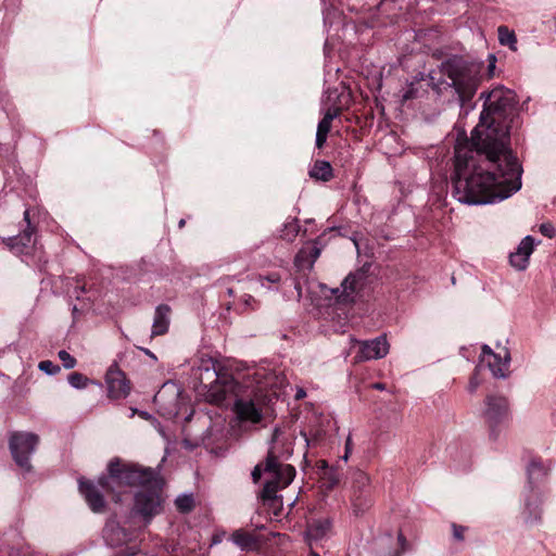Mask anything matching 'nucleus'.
<instances>
[{
    "label": "nucleus",
    "instance_id": "2f4dec72",
    "mask_svg": "<svg viewBox=\"0 0 556 556\" xmlns=\"http://www.w3.org/2000/svg\"><path fill=\"white\" fill-rule=\"evenodd\" d=\"M38 367L48 375H55L60 371V367L51 361H42L39 363Z\"/></svg>",
    "mask_w": 556,
    "mask_h": 556
},
{
    "label": "nucleus",
    "instance_id": "393cba45",
    "mask_svg": "<svg viewBox=\"0 0 556 556\" xmlns=\"http://www.w3.org/2000/svg\"><path fill=\"white\" fill-rule=\"evenodd\" d=\"M498 41L502 46H507L511 51H517V37L514 30L505 25L497 28Z\"/></svg>",
    "mask_w": 556,
    "mask_h": 556
},
{
    "label": "nucleus",
    "instance_id": "aec40b11",
    "mask_svg": "<svg viewBox=\"0 0 556 556\" xmlns=\"http://www.w3.org/2000/svg\"><path fill=\"white\" fill-rule=\"evenodd\" d=\"M170 307L166 304H161L156 306L151 334L152 337L163 336L168 331L169 323H170Z\"/></svg>",
    "mask_w": 556,
    "mask_h": 556
},
{
    "label": "nucleus",
    "instance_id": "4c0bfd02",
    "mask_svg": "<svg viewBox=\"0 0 556 556\" xmlns=\"http://www.w3.org/2000/svg\"><path fill=\"white\" fill-rule=\"evenodd\" d=\"M262 467L261 465H256L254 469L252 470V479L256 483L262 477Z\"/></svg>",
    "mask_w": 556,
    "mask_h": 556
},
{
    "label": "nucleus",
    "instance_id": "5701e85b",
    "mask_svg": "<svg viewBox=\"0 0 556 556\" xmlns=\"http://www.w3.org/2000/svg\"><path fill=\"white\" fill-rule=\"evenodd\" d=\"M309 176L317 180L328 181L332 177V167L329 162L316 161L309 170Z\"/></svg>",
    "mask_w": 556,
    "mask_h": 556
},
{
    "label": "nucleus",
    "instance_id": "1a4fd4ad",
    "mask_svg": "<svg viewBox=\"0 0 556 556\" xmlns=\"http://www.w3.org/2000/svg\"><path fill=\"white\" fill-rule=\"evenodd\" d=\"M79 491L84 495L88 506L93 513L100 514L104 511L105 501L103 498L102 492L106 494H112V500L116 503L122 501L121 491H106L99 485V480L97 483L91 481H85L83 479L79 480Z\"/></svg>",
    "mask_w": 556,
    "mask_h": 556
},
{
    "label": "nucleus",
    "instance_id": "e433bc0d",
    "mask_svg": "<svg viewBox=\"0 0 556 556\" xmlns=\"http://www.w3.org/2000/svg\"><path fill=\"white\" fill-rule=\"evenodd\" d=\"M452 529H453V535L456 540H458V541L464 540V531H465L464 527L454 523L452 526Z\"/></svg>",
    "mask_w": 556,
    "mask_h": 556
},
{
    "label": "nucleus",
    "instance_id": "79ce46f5",
    "mask_svg": "<svg viewBox=\"0 0 556 556\" xmlns=\"http://www.w3.org/2000/svg\"><path fill=\"white\" fill-rule=\"evenodd\" d=\"M403 97L405 100L413 98V88L409 91H407Z\"/></svg>",
    "mask_w": 556,
    "mask_h": 556
},
{
    "label": "nucleus",
    "instance_id": "473e14b6",
    "mask_svg": "<svg viewBox=\"0 0 556 556\" xmlns=\"http://www.w3.org/2000/svg\"><path fill=\"white\" fill-rule=\"evenodd\" d=\"M257 279L262 287H266V285H265L266 281L269 283L276 285V283L280 282L281 277L278 273H271V274H268L267 276L260 275Z\"/></svg>",
    "mask_w": 556,
    "mask_h": 556
},
{
    "label": "nucleus",
    "instance_id": "2eb2a0df",
    "mask_svg": "<svg viewBox=\"0 0 556 556\" xmlns=\"http://www.w3.org/2000/svg\"><path fill=\"white\" fill-rule=\"evenodd\" d=\"M332 531V522L329 518L313 520L306 530L305 538L309 547H315L318 542L327 539Z\"/></svg>",
    "mask_w": 556,
    "mask_h": 556
},
{
    "label": "nucleus",
    "instance_id": "49530a36",
    "mask_svg": "<svg viewBox=\"0 0 556 556\" xmlns=\"http://www.w3.org/2000/svg\"><path fill=\"white\" fill-rule=\"evenodd\" d=\"M184 225H185V220H184V219H181V220L179 222V226H180V227H182Z\"/></svg>",
    "mask_w": 556,
    "mask_h": 556
},
{
    "label": "nucleus",
    "instance_id": "a18cd8bd",
    "mask_svg": "<svg viewBox=\"0 0 556 556\" xmlns=\"http://www.w3.org/2000/svg\"><path fill=\"white\" fill-rule=\"evenodd\" d=\"M358 498H359V496H356V495H355V497L353 498V502H354V507H356V506H357V503H356V501H357Z\"/></svg>",
    "mask_w": 556,
    "mask_h": 556
},
{
    "label": "nucleus",
    "instance_id": "c85d7f7f",
    "mask_svg": "<svg viewBox=\"0 0 556 556\" xmlns=\"http://www.w3.org/2000/svg\"><path fill=\"white\" fill-rule=\"evenodd\" d=\"M370 483V478L363 471H357L353 477V488L359 492L364 491L368 488Z\"/></svg>",
    "mask_w": 556,
    "mask_h": 556
},
{
    "label": "nucleus",
    "instance_id": "58836bf2",
    "mask_svg": "<svg viewBox=\"0 0 556 556\" xmlns=\"http://www.w3.org/2000/svg\"><path fill=\"white\" fill-rule=\"evenodd\" d=\"M351 448H352V437L351 434L346 438V441H345V454L343 456V459L344 460H348V457H349V454L351 452Z\"/></svg>",
    "mask_w": 556,
    "mask_h": 556
},
{
    "label": "nucleus",
    "instance_id": "6e6552de",
    "mask_svg": "<svg viewBox=\"0 0 556 556\" xmlns=\"http://www.w3.org/2000/svg\"><path fill=\"white\" fill-rule=\"evenodd\" d=\"M38 435L30 432H13L9 439V447L15 463L25 470H30L29 457L38 445Z\"/></svg>",
    "mask_w": 556,
    "mask_h": 556
},
{
    "label": "nucleus",
    "instance_id": "ddd939ff",
    "mask_svg": "<svg viewBox=\"0 0 556 556\" xmlns=\"http://www.w3.org/2000/svg\"><path fill=\"white\" fill-rule=\"evenodd\" d=\"M233 412L241 422L258 424L263 419V407L251 399H238Z\"/></svg>",
    "mask_w": 556,
    "mask_h": 556
},
{
    "label": "nucleus",
    "instance_id": "9b49d317",
    "mask_svg": "<svg viewBox=\"0 0 556 556\" xmlns=\"http://www.w3.org/2000/svg\"><path fill=\"white\" fill-rule=\"evenodd\" d=\"M105 381L108 394L111 399H123L130 392L129 381L116 364L111 365L108 369Z\"/></svg>",
    "mask_w": 556,
    "mask_h": 556
},
{
    "label": "nucleus",
    "instance_id": "20e7f679",
    "mask_svg": "<svg viewBox=\"0 0 556 556\" xmlns=\"http://www.w3.org/2000/svg\"><path fill=\"white\" fill-rule=\"evenodd\" d=\"M153 480L143 479V481H138L135 484L140 485L141 490L135 495L134 509L137 514L142 516L147 522L163 510L164 498L162 488L164 481L155 470H153Z\"/></svg>",
    "mask_w": 556,
    "mask_h": 556
},
{
    "label": "nucleus",
    "instance_id": "412c9836",
    "mask_svg": "<svg viewBox=\"0 0 556 556\" xmlns=\"http://www.w3.org/2000/svg\"><path fill=\"white\" fill-rule=\"evenodd\" d=\"M364 279L362 274H350L341 283V294L338 296L342 302H351L354 300V294L362 287Z\"/></svg>",
    "mask_w": 556,
    "mask_h": 556
},
{
    "label": "nucleus",
    "instance_id": "a211bd4d",
    "mask_svg": "<svg viewBox=\"0 0 556 556\" xmlns=\"http://www.w3.org/2000/svg\"><path fill=\"white\" fill-rule=\"evenodd\" d=\"M103 538L109 545L121 546L130 540V534L115 520L110 519L103 529Z\"/></svg>",
    "mask_w": 556,
    "mask_h": 556
},
{
    "label": "nucleus",
    "instance_id": "423d86ee",
    "mask_svg": "<svg viewBox=\"0 0 556 556\" xmlns=\"http://www.w3.org/2000/svg\"><path fill=\"white\" fill-rule=\"evenodd\" d=\"M108 471V477L99 478V485L108 492L121 489L124 484L135 485L143 479L154 478L153 469L124 466L118 458L110 460Z\"/></svg>",
    "mask_w": 556,
    "mask_h": 556
},
{
    "label": "nucleus",
    "instance_id": "39448f33",
    "mask_svg": "<svg viewBox=\"0 0 556 556\" xmlns=\"http://www.w3.org/2000/svg\"><path fill=\"white\" fill-rule=\"evenodd\" d=\"M281 430L275 428L271 437V444L268 450L264 471L269 473L281 488L289 485L295 476V469L291 465L279 463V458H288L291 455L290 446H285L281 439Z\"/></svg>",
    "mask_w": 556,
    "mask_h": 556
},
{
    "label": "nucleus",
    "instance_id": "b1692460",
    "mask_svg": "<svg viewBox=\"0 0 556 556\" xmlns=\"http://www.w3.org/2000/svg\"><path fill=\"white\" fill-rule=\"evenodd\" d=\"M320 255V249L316 244H307L296 256V263L303 265L307 263L311 267Z\"/></svg>",
    "mask_w": 556,
    "mask_h": 556
},
{
    "label": "nucleus",
    "instance_id": "a878e982",
    "mask_svg": "<svg viewBox=\"0 0 556 556\" xmlns=\"http://www.w3.org/2000/svg\"><path fill=\"white\" fill-rule=\"evenodd\" d=\"M547 475L546 468L538 462H532L528 467V476L530 482L539 480Z\"/></svg>",
    "mask_w": 556,
    "mask_h": 556
},
{
    "label": "nucleus",
    "instance_id": "7ed1b4c3",
    "mask_svg": "<svg viewBox=\"0 0 556 556\" xmlns=\"http://www.w3.org/2000/svg\"><path fill=\"white\" fill-rule=\"evenodd\" d=\"M482 65L468 63L460 59H450L440 66L442 75L446 76L455 89L462 103L472 99L482 83Z\"/></svg>",
    "mask_w": 556,
    "mask_h": 556
},
{
    "label": "nucleus",
    "instance_id": "c9c22d12",
    "mask_svg": "<svg viewBox=\"0 0 556 556\" xmlns=\"http://www.w3.org/2000/svg\"><path fill=\"white\" fill-rule=\"evenodd\" d=\"M480 384V380L478 379V374L476 372L469 380L468 383V390L469 392L473 393L477 391L478 387Z\"/></svg>",
    "mask_w": 556,
    "mask_h": 556
},
{
    "label": "nucleus",
    "instance_id": "37998d69",
    "mask_svg": "<svg viewBox=\"0 0 556 556\" xmlns=\"http://www.w3.org/2000/svg\"><path fill=\"white\" fill-rule=\"evenodd\" d=\"M304 395H305V392L303 390H299L295 397L299 400V399H302Z\"/></svg>",
    "mask_w": 556,
    "mask_h": 556
},
{
    "label": "nucleus",
    "instance_id": "bb28decb",
    "mask_svg": "<svg viewBox=\"0 0 556 556\" xmlns=\"http://www.w3.org/2000/svg\"><path fill=\"white\" fill-rule=\"evenodd\" d=\"M281 488L279 482H277L274 478L268 479L263 488L262 497L263 500H274L276 498V493L278 489Z\"/></svg>",
    "mask_w": 556,
    "mask_h": 556
},
{
    "label": "nucleus",
    "instance_id": "9d476101",
    "mask_svg": "<svg viewBox=\"0 0 556 556\" xmlns=\"http://www.w3.org/2000/svg\"><path fill=\"white\" fill-rule=\"evenodd\" d=\"M509 354L506 350L494 353L489 345L482 346L480 366L485 365L495 378H505L508 370Z\"/></svg>",
    "mask_w": 556,
    "mask_h": 556
},
{
    "label": "nucleus",
    "instance_id": "6ab92c4d",
    "mask_svg": "<svg viewBox=\"0 0 556 556\" xmlns=\"http://www.w3.org/2000/svg\"><path fill=\"white\" fill-rule=\"evenodd\" d=\"M231 542L241 551H256L260 547L258 536L243 529L235 530L230 536Z\"/></svg>",
    "mask_w": 556,
    "mask_h": 556
},
{
    "label": "nucleus",
    "instance_id": "cd10ccee",
    "mask_svg": "<svg viewBox=\"0 0 556 556\" xmlns=\"http://www.w3.org/2000/svg\"><path fill=\"white\" fill-rule=\"evenodd\" d=\"M176 507L181 513H189L193 509L194 501L192 495L182 494L175 501Z\"/></svg>",
    "mask_w": 556,
    "mask_h": 556
},
{
    "label": "nucleus",
    "instance_id": "dca6fc26",
    "mask_svg": "<svg viewBox=\"0 0 556 556\" xmlns=\"http://www.w3.org/2000/svg\"><path fill=\"white\" fill-rule=\"evenodd\" d=\"M24 220L26 223V228L24 231L18 236L10 237L7 239V245L17 253H22L25 248H28L34 242L36 229L30 224L29 210H25Z\"/></svg>",
    "mask_w": 556,
    "mask_h": 556
},
{
    "label": "nucleus",
    "instance_id": "f3484780",
    "mask_svg": "<svg viewBox=\"0 0 556 556\" xmlns=\"http://www.w3.org/2000/svg\"><path fill=\"white\" fill-rule=\"evenodd\" d=\"M534 249V240L531 236L525 237L519 243L517 250L509 255L513 267L523 270L528 266L529 257Z\"/></svg>",
    "mask_w": 556,
    "mask_h": 556
},
{
    "label": "nucleus",
    "instance_id": "ea45409f",
    "mask_svg": "<svg viewBox=\"0 0 556 556\" xmlns=\"http://www.w3.org/2000/svg\"><path fill=\"white\" fill-rule=\"evenodd\" d=\"M397 540H399V543L401 545V548L402 549H405V546H406V539L405 536L403 535V533H399L397 535Z\"/></svg>",
    "mask_w": 556,
    "mask_h": 556
},
{
    "label": "nucleus",
    "instance_id": "c756f323",
    "mask_svg": "<svg viewBox=\"0 0 556 556\" xmlns=\"http://www.w3.org/2000/svg\"><path fill=\"white\" fill-rule=\"evenodd\" d=\"M68 383L75 389H83L88 383V378L79 372H72L68 376Z\"/></svg>",
    "mask_w": 556,
    "mask_h": 556
},
{
    "label": "nucleus",
    "instance_id": "c03bdc74",
    "mask_svg": "<svg viewBox=\"0 0 556 556\" xmlns=\"http://www.w3.org/2000/svg\"><path fill=\"white\" fill-rule=\"evenodd\" d=\"M316 142H317V147L320 149V148L323 147V143H324L325 141L318 140V141H316Z\"/></svg>",
    "mask_w": 556,
    "mask_h": 556
},
{
    "label": "nucleus",
    "instance_id": "72a5a7b5",
    "mask_svg": "<svg viewBox=\"0 0 556 556\" xmlns=\"http://www.w3.org/2000/svg\"><path fill=\"white\" fill-rule=\"evenodd\" d=\"M540 232L549 239L556 237V229L552 223H543L539 227Z\"/></svg>",
    "mask_w": 556,
    "mask_h": 556
},
{
    "label": "nucleus",
    "instance_id": "0eeeda50",
    "mask_svg": "<svg viewBox=\"0 0 556 556\" xmlns=\"http://www.w3.org/2000/svg\"><path fill=\"white\" fill-rule=\"evenodd\" d=\"M199 378L201 382L214 378L205 393V400L211 404H222L230 393L235 392L236 381L229 375H222L217 371L216 362L212 358L202 359L199 366Z\"/></svg>",
    "mask_w": 556,
    "mask_h": 556
},
{
    "label": "nucleus",
    "instance_id": "4be33fe9",
    "mask_svg": "<svg viewBox=\"0 0 556 556\" xmlns=\"http://www.w3.org/2000/svg\"><path fill=\"white\" fill-rule=\"evenodd\" d=\"M340 114L339 108H329L323 119L319 122L317 131H316V139H326L327 136L330 132L331 124L334 118H337Z\"/></svg>",
    "mask_w": 556,
    "mask_h": 556
},
{
    "label": "nucleus",
    "instance_id": "f704fd0d",
    "mask_svg": "<svg viewBox=\"0 0 556 556\" xmlns=\"http://www.w3.org/2000/svg\"><path fill=\"white\" fill-rule=\"evenodd\" d=\"M489 65H488V77L491 78L494 76L496 58L494 54H490L488 56Z\"/></svg>",
    "mask_w": 556,
    "mask_h": 556
},
{
    "label": "nucleus",
    "instance_id": "7c9ffc66",
    "mask_svg": "<svg viewBox=\"0 0 556 556\" xmlns=\"http://www.w3.org/2000/svg\"><path fill=\"white\" fill-rule=\"evenodd\" d=\"M59 358L61 359L63 367L66 369H72L76 366V359L64 350L59 352Z\"/></svg>",
    "mask_w": 556,
    "mask_h": 556
},
{
    "label": "nucleus",
    "instance_id": "de8ad7c7",
    "mask_svg": "<svg viewBox=\"0 0 556 556\" xmlns=\"http://www.w3.org/2000/svg\"><path fill=\"white\" fill-rule=\"evenodd\" d=\"M393 556H401V553L396 552Z\"/></svg>",
    "mask_w": 556,
    "mask_h": 556
},
{
    "label": "nucleus",
    "instance_id": "f8f14e48",
    "mask_svg": "<svg viewBox=\"0 0 556 556\" xmlns=\"http://www.w3.org/2000/svg\"><path fill=\"white\" fill-rule=\"evenodd\" d=\"M361 348L356 355L358 362L383 358L390 350L386 336H379L372 340L359 342Z\"/></svg>",
    "mask_w": 556,
    "mask_h": 556
},
{
    "label": "nucleus",
    "instance_id": "f257e3e1",
    "mask_svg": "<svg viewBox=\"0 0 556 556\" xmlns=\"http://www.w3.org/2000/svg\"><path fill=\"white\" fill-rule=\"evenodd\" d=\"M455 189L467 204H489L521 188L522 166L506 141H456Z\"/></svg>",
    "mask_w": 556,
    "mask_h": 556
},
{
    "label": "nucleus",
    "instance_id": "4468645a",
    "mask_svg": "<svg viewBox=\"0 0 556 556\" xmlns=\"http://www.w3.org/2000/svg\"><path fill=\"white\" fill-rule=\"evenodd\" d=\"M484 415L492 425L505 420L508 417L507 399L501 395H490L485 400Z\"/></svg>",
    "mask_w": 556,
    "mask_h": 556
},
{
    "label": "nucleus",
    "instance_id": "a19ab883",
    "mask_svg": "<svg viewBox=\"0 0 556 556\" xmlns=\"http://www.w3.org/2000/svg\"><path fill=\"white\" fill-rule=\"evenodd\" d=\"M372 388H374V389H376V390H380V391H382V390H384V389H386L384 384H383V383H380V382H376V383H374V384H372Z\"/></svg>",
    "mask_w": 556,
    "mask_h": 556
},
{
    "label": "nucleus",
    "instance_id": "f03ea898",
    "mask_svg": "<svg viewBox=\"0 0 556 556\" xmlns=\"http://www.w3.org/2000/svg\"><path fill=\"white\" fill-rule=\"evenodd\" d=\"M484 99L480 122L468 138L466 131L457 135L456 139H507L514 124V111L517 104L516 94L504 86H496L489 92H482Z\"/></svg>",
    "mask_w": 556,
    "mask_h": 556
}]
</instances>
